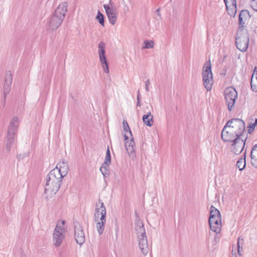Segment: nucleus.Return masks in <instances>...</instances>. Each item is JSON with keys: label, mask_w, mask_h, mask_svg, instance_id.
Instances as JSON below:
<instances>
[{"label": "nucleus", "mask_w": 257, "mask_h": 257, "mask_svg": "<svg viewBox=\"0 0 257 257\" xmlns=\"http://www.w3.org/2000/svg\"><path fill=\"white\" fill-rule=\"evenodd\" d=\"M75 237L76 242L81 245L83 244L85 240V237L84 231L81 225L78 222H76L74 225Z\"/></svg>", "instance_id": "nucleus-14"}, {"label": "nucleus", "mask_w": 257, "mask_h": 257, "mask_svg": "<svg viewBox=\"0 0 257 257\" xmlns=\"http://www.w3.org/2000/svg\"><path fill=\"white\" fill-rule=\"evenodd\" d=\"M250 6L254 10L257 11V0H251Z\"/></svg>", "instance_id": "nucleus-35"}, {"label": "nucleus", "mask_w": 257, "mask_h": 257, "mask_svg": "<svg viewBox=\"0 0 257 257\" xmlns=\"http://www.w3.org/2000/svg\"><path fill=\"white\" fill-rule=\"evenodd\" d=\"M21 257H26V256L25 254H22Z\"/></svg>", "instance_id": "nucleus-41"}, {"label": "nucleus", "mask_w": 257, "mask_h": 257, "mask_svg": "<svg viewBox=\"0 0 257 257\" xmlns=\"http://www.w3.org/2000/svg\"><path fill=\"white\" fill-rule=\"evenodd\" d=\"M227 13L231 17H235L236 13V4L226 6Z\"/></svg>", "instance_id": "nucleus-25"}, {"label": "nucleus", "mask_w": 257, "mask_h": 257, "mask_svg": "<svg viewBox=\"0 0 257 257\" xmlns=\"http://www.w3.org/2000/svg\"><path fill=\"white\" fill-rule=\"evenodd\" d=\"M225 124L235 133L237 137H247V134L245 133V123L242 119H231Z\"/></svg>", "instance_id": "nucleus-6"}, {"label": "nucleus", "mask_w": 257, "mask_h": 257, "mask_svg": "<svg viewBox=\"0 0 257 257\" xmlns=\"http://www.w3.org/2000/svg\"><path fill=\"white\" fill-rule=\"evenodd\" d=\"M257 124V119H255L253 123L249 124L248 129L247 130L248 134H251L254 130L255 126Z\"/></svg>", "instance_id": "nucleus-32"}, {"label": "nucleus", "mask_w": 257, "mask_h": 257, "mask_svg": "<svg viewBox=\"0 0 257 257\" xmlns=\"http://www.w3.org/2000/svg\"><path fill=\"white\" fill-rule=\"evenodd\" d=\"M125 148L128 155L134 156L135 155L136 146L134 141V138L132 137L130 141L125 142Z\"/></svg>", "instance_id": "nucleus-18"}, {"label": "nucleus", "mask_w": 257, "mask_h": 257, "mask_svg": "<svg viewBox=\"0 0 257 257\" xmlns=\"http://www.w3.org/2000/svg\"><path fill=\"white\" fill-rule=\"evenodd\" d=\"M140 100H141V98H140V91H138V95H137V106H141V101H140Z\"/></svg>", "instance_id": "nucleus-36"}, {"label": "nucleus", "mask_w": 257, "mask_h": 257, "mask_svg": "<svg viewBox=\"0 0 257 257\" xmlns=\"http://www.w3.org/2000/svg\"><path fill=\"white\" fill-rule=\"evenodd\" d=\"M122 125H123V131L125 132L128 131L129 133L130 134L131 136L132 137V132L131 131V130L130 128V126L128 124L127 122L125 120H123L122 122Z\"/></svg>", "instance_id": "nucleus-31"}, {"label": "nucleus", "mask_w": 257, "mask_h": 257, "mask_svg": "<svg viewBox=\"0 0 257 257\" xmlns=\"http://www.w3.org/2000/svg\"><path fill=\"white\" fill-rule=\"evenodd\" d=\"M156 12L158 13V16H160V9H157Z\"/></svg>", "instance_id": "nucleus-39"}, {"label": "nucleus", "mask_w": 257, "mask_h": 257, "mask_svg": "<svg viewBox=\"0 0 257 257\" xmlns=\"http://www.w3.org/2000/svg\"><path fill=\"white\" fill-rule=\"evenodd\" d=\"M249 43V37L246 33L237 34L236 37V47L241 52L246 51Z\"/></svg>", "instance_id": "nucleus-10"}, {"label": "nucleus", "mask_w": 257, "mask_h": 257, "mask_svg": "<svg viewBox=\"0 0 257 257\" xmlns=\"http://www.w3.org/2000/svg\"><path fill=\"white\" fill-rule=\"evenodd\" d=\"M247 139V137H237L230 142L231 143L230 147V151L235 155L240 154L243 150Z\"/></svg>", "instance_id": "nucleus-8"}, {"label": "nucleus", "mask_w": 257, "mask_h": 257, "mask_svg": "<svg viewBox=\"0 0 257 257\" xmlns=\"http://www.w3.org/2000/svg\"><path fill=\"white\" fill-rule=\"evenodd\" d=\"M143 121L147 126H152L153 125V115L151 112H149L143 116Z\"/></svg>", "instance_id": "nucleus-21"}, {"label": "nucleus", "mask_w": 257, "mask_h": 257, "mask_svg": "<svg viewBox=\"0 0 257 257\" xmlns=\"http://www.w3.org/2000/svg\"><path fill=\"white\" fill-rule=\"evenodd\" d=\"M103 8L105 9L109 23L112 25H114L116 22L118 14V11L116 7L110 1L109 5H103Z\"/></svg>", "instance_id": "nucleus-9"}, {"label": "nucleus", "mask_w": 257, "mask_h": 257, "mask_svg": "<svg viewBox=\"0 0 257 257\" xmlns=\"http://www.w3.org/2000/svg\"><path fill=\"white\" fill-rule=\"evenodd\" d=\"M240 240L243 241V238H241L240 237H239L238 238V241H237V252H238V254L239 255H241V254L240 253V252H241L240 249H242V248L240 247Z\"/></svg>", "instance_id": "nucleus-33"}, {"label": "nucleus", "mask_w": 257, "mask_h": 257, "mask_svg": "<svg viewBox=\"0 0 257 257\" xmlns=\"http://www.w3.org/2000/svg\"><path fill=\"white\" fill-rule=\"evenodd\" d=\"M202 76L204 87L207 91H210L213 84V78L210 60L204 64L202 69Z\"/></svg>", "instance_id": "nucleus-5"}, {"label": "nucleus", "mask_w": 257, "mask_h": 257, "mask_svg": "<svg viewBox=\"0 0 257 257\" xmlns=\"http://www.w3.org/2000/svg\"><path fill=\"white\" fill-rule=\"evenodd\" d=\"M124 138L125 141H126L128 139V137L125 134L124 135Z\"/></svg>", "instance_id": "nucleus-40"}, {"label": "nucleus", "mask_w": 257, "mask_h": 257, "mask_svg": "<svg viewBox=\"0 0 257 257\" xmlns=\"http://www.w3.org/2000/svg\"><path fill=\"white\" fill-rule=\"evenodd\" d=\"M19 125V118L17 116H15L10 122L8 128V131L14 132L17 133L18 127Z\"/></svg>", "instance_id": "nucleus-20"}, {"label": "nucleus", "mask_w": 257, "mask_h": 257, "mask_svg": "<svg viewBox=\"0 0 257 257\" xmlns=\"http://www.w3.org/2000/svg\"><path fill=\"white\" fill-rule=\"evenodd\" d=\"M250 157L251 164L257 168V144L252 147L250 152Z\"/></svg>", "instance_id": "nucleus-24"}, {"label": "nucleus", "mask_w": 257, "mask_h": 257, "mask_svg": "<svg viewBox=\"0 0 257 257\" xmlns=\"http://www.w3.org/2000/svg\"><path fill=\"white\" fill-rule=\"evenodd\" d=\"M103 163L104 165H110V164L111 163V155L108 147L106 151L105 158Z\"/></svg>", "instance_id": "nucleus-29"}, {"label": "nucleus", "mask_w": 257, "mask_h": 257, "mask_svg": "<svg viewBox=\"0 0 257 257\" xmlns=\"http://www.w3.org/2000/svg\"><path fill=\"white\" fill-rule=\"evenodd\" d=\"M209 217H213L214 221L221 220V214L219 211L213 206H211L210 207Z\"/></svg>", "instance_id": "nucleus-22"}, {"label": "nucleus", "mask_w": 257, "mask_h": 257, "mask_svg": "<svg viewBox=\"0 0 257 257\" xmlns=\"http://www.w3.org/2000/svg\"><path fill=\"white\" fill-rule=\"evenodd\" d=\"M106 209L104 203L99 200L96 203L95 208L94 221L96 223L97 230L99 234H101L104 229L106 222Z\"/></svg>", "instance_id": "nucleus-4"}, {"label": "nucleus", "mask_w": 257, "mask_h": 257, "mask_svg": "<svg viewBox=\"0 0 257 257\" xmlns=\"http://www.w3.org/2000/svg\"><path fill=\"white\" fill-rule=\"evenodd\" d=\"M98 53L100 62L103 68L104 72L108 73L109 72V69L108 63L105 56V44L103 42H100L98 44Z\"/></svg>", "instance_id": "nucleus-11"}, {"label": "nucleus", "mask_w": 257, "mask_h": 257, "mask_svg": "<svg viewBox=\"0 0 257 257\" xmlns=\"http://www.w3.org/2000/svg\"><path fill=\"white\" fill-rule=\"evenodd\" d=\"M154 47V42L152 40H146L143 43V46L142 49H150L153 48Z\"/></svg>", "instance_id": "nucleus-28"}, {"label": "nucleus", "mask_w": 257, "mask_h": 257, "mask_svg": "<svg viewBox=\"0 0 257 257\" xmlns=\"http://www.w3.org/2000/svg\"><path fill=\"white\" fill-rule=\"evenodd\" d=\"M109 165H104L103 163L101 167L100 168V171L104 177H108L109 175Z\"/></svg>", "instance_id": "nucleus-27"}, {"label": "nucleus", "mask_w": 257, "mask_h": 257, "mask_svg": "<svg viewBox=\"0 0 257 257\" xmlns=\"http://www.w3.org/2000/svg\"><path fill=\"white\" fill-rule=\"evenodd\" d=\"M16 132L8 131L7 148L10 150L12 145L14 144L17 136Z\"/></svg>", "instance_id": "nucleus-19"}, {"label": "nucleus", "mask_w": 257, "mask_h": 257, "mask_svg": "<svg viewBox=\"0 0 257 257\" xmlns=\"http://www.w3.org/2000/svg\"><path fill=\"white\" fill-rule=\"evenodd\" d=\"M208 222L210 228L212 231L217 234L220 232L222 226L221 220L214 221L213 217H209Z\"/></svg>", "instance_id": "nucleus-16"}, {"label": "nucleus", "mask_w": 257, "mask_h": 257, "mask_svg": "<svg viewBox=\"0 0 257 257\" xmlns=\"http://www.w3.org/2000/svg\"><path fill=\"white\" fill-rule=\"evenodd\" d=\"M67 11V3L64 2L59 5L48 21L49 29L56 30L60 26L64 20Z\"/></svg>", "instance_id": "nucleus-3"}, {"label": "nucleus", "mask_w": 257, "mask_h": 257, "mask_svg": "<svg viewBox=\"0 0 257 257\" xmlns=\"http://www.w3.org/2000/svg\"><path fill=\"white\" fill-rule=\"evenodd\" d=\"M246 153L247 150L245 149L243 154V157L240 158L236 163V167L238 168L240 171L243 170L246 166L245 158Z\"/></svg>", "instance_id": "nucleus-23"}, {"label": "nucleus", "mask_w": 257, "mask_h": 257, "mask_svg": "<svg viewBox=\"0 0 257 257\" xmlns=\"http://www.w3.org/2000/svg\"><path fill=\"white\" fill-rule=\"evenodd\" d=\"M52 238L53 245L55 247H59L61 245L65 238V233L59 231L54 230Z\"/></svg>", "instance_id": "nucleus-15"}, {"label": "nucleus", "mask_w": 257, "mask_h": 257, "mask_svg": "<svg viewBox=\"0 0 257 257\" xmlns=\"http://www.w3.org/2000/svg\"><path fill=\"white\" fill-rule=\"evenodd\" d=\"M237 137L235 133L225 124L221 132V138L222 140L224 142H230Z\"/></svg>", "instance_id": "nucleus-12"}, {"label": "nucleus", "mask_w": 257, "mask_h": 257, "mask_svg": "<svg viewBox=\"0 0 257 257\" xmlns=\"http://www.w3.org/2000/svg\"><path fill=\"white\" fill-rule=\"evenodd\" d=\"M68 170L67 162L62 160L49 172L46 178L45 187V198L47 200L53 197L58 191L62 179L67 174Z\"/></svg>", "instance_id": "nucleus-1"}, {"label": "nucleus", "mask_w": 257, "mask_h": 257, "mask_svg": "<svg viewBox=\"0 0 257 257\" xmlns=\"http://www.w3.org/2000/svg\"><path fill=\"white\" fill-rule=\"evenodd\" d=\"M135 230L137 235L139 247L143 254L146 255L149 251L148 241L144 225L139 218L135 220Z\"/></svg>", "instance_id": "nucleus-2"}, {"label": "nucleus", "mask_w": 257, "mask_h": 257, "mask_svg": "<svg viewBox=\"0 0 257 257\" xmlns=\"http://www.w3.org/2000/svg\"><path fill=\"white\" fill-rule=\"evenodd\" d=\"M13 81V76L11 71H8L6 73L3 92L4 94V101H6L7 95L9 93L11 89V85Z\"/></svg>", "instance_id": "nucleus-13"}, {"label": "nucleus", "mask_w": 257, "mask_h": 257, "mask_svg": "<svg viewBox=\"0 0 257 257\" xmlns=\"http://www.w3.org/2000/svg\"><path fill=\"white\" fill-rule=\"evenodd\" d=\"M224 95L228 109L229 111H231L234 106L235 100L237 97V91L233 87H227L224 90Z\"/></svg>", "instance_id": "nucleus-7"}, {"label": "nucleus", "mask_w": 257, "mask_h": 257, "mask_svg": "<svg viewBox=\"0 0 257 257\" xmlns=\"http://www.w3.org/2000/svg\"><path fill=\"white\" fill-rule=\"evenodd\" d=\"M150 85V81L149 79L147 80L145 83V88L147 91H149V85Z\"/></svg>", "instance_id": "nucleus-37"}, {"label": "nucleus", "mask_w": 257, "mask_h": 257, "mask_svg": "<svg viewBox=\"0 0 257 257\" xmlns=\"http://www.w3.org/2000/svg\"><path fill=\"white\" fill-rule=\"evenodd\" d=\"M96 19L101 26H104V16L99 11H98Z\"/></svg>", "instance_id": "nucleus-30"}, {"label": "nucleus", "mask_w": 257, "mask_h": 257, "mask_svg": "<svg viewBox=\"0 0 257 257\" xmlns=\"http://www.w3.org/2000/svg\"><path fill=\"white\" fill-rule=\"evenodd\" d=\"M256 75H257V67H255L251 77H257Z\"/></svg>", "instance_id": "nucleus-38"}, {"label": "nucleus", "mask_w": 257, "mask_h": 257, "mask_svg": "<svg viewBox=\"0 0 257 257\" xmlns=\"http://www.w3.org/2000/svg\"><path fill=\"white\" fill-rule=\"evenodd\" d=\"M65 221L61 220L58 221L54 230L59 231L61 232H65V228L64 227Z\"/></svg>", "instance_id": "nucleus-26"}, {"label": "nucleus", "mask_w": 257, "mask_h": 257, "mask_svg": "<svg viewBox=\"0 0 257 257\" xmlns=\"http://www.w3.org/2000/svg\"><path fill=\"white\" fill-rule=\"evenodd\" d=\"M226 6L236 5V0H224Z\"/></svg>", "instance_id": "nucleus-34"}, {"label": "nucleus", "mask_w": 257, "mask_h": 257, "mask_svg": "<svg viewBox=\"0 0 257 257\" xmlns=\"http://www.w3.org/2000/svg\"><path fill=\"white\" fill-rule=\"evenodd\" d=\"M128 10H129L128 7H126V10H127V11H128Z\"/></svg>", "instance_id": "nucleus-42"}, {"label": "nucleus", "mask_w": 257, "mask_h": 257, "mask_svg": "<svg viewBox=\"0 0 257 257\" xmlns=\"http://www.w3.org/2000/svg\"><path fill=\"white\" fill-rule=\"evenodd\" d=\"M249 13L247 10H242L240 11L239 15V24L238 29L242 31L243 30L245 22L248 17Z\"/></svg>", "instance_id": "nucleus-17"}]
</instances>
